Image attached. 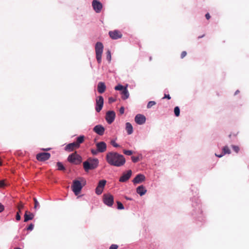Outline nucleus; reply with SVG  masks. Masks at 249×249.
<instances>
[{
  "instance_id": "nucleus-35",
  "label": "nucleus",
  "mask_w": 249,
  "mask_h": 249,
  "mask_svg": "<svg viewBox=\"0 0 249 249\" xmlns=\"http://www.w3.org/2000/svg\"><path fill=\"white\" fill-rule=\"evenodd\" d=\"M131 160L133 162H137L139 160L138 157L132 156L131 157Z\"/></svg>"
},
{
  "instance_id": "nucleus-13",
  "label": "nucleus",
  "mask_w": 249,
  "mask_h": 249,
  "mask_svg": "<svg viewBox=\"0 0 249 249\" xmlns=\"http://www.w3.org/2000/svg\"><path fill=\"white\" fill-rule=\"evenodd\" d=\"M78 146V138H76L75 142L67 144L65 147V150L67 151H72L74 150Z\"/></svg>"
},
{
  "instance_id": "nucleus-40",
  "label": "nucleus",
  "mask_w": 249,
  "mask_h": 249,
  "mask_svg": "<svg viewBox=\"0 0 249 249\" xmlns=\"http://www.w3.org/2000/svg\"><path fill=\"white\" fill-rule=\"evenodd\" d=\"M118 248V246L117 245L115 244H112L111 245V246L109 247V249H117Z\"/></svg>"
},
{
  "instance_id": "nucleus-12",
  "label": "nucleus",
  "mask_w": 249,
  "mask_h": 249,
  "mask_svg": "<svg viewBox=\"0 0 249 249\" xmlns=\"http://www.w3.org/2000/svg\"><path fill=\"white\" fill-rule=\"evenodd\" d=\"M97 151L100 153H103L107 150V144L104 142H98L96 144Z\"/></svg>"
},
{
  "instance_id": "nucleus-53",
  "label": "nucleus",
  "mask_w": 249,
  "mask_h": 249,
  "mask_svg": "<svg viewBox=\"0 0 249 249\" xmlns=\"http://www.w3.org/2000/svg\"><path fill=\"white\" fill-rule=\"evenodd\" d=\"M78 158H79V162H80L82 160V158L81 157L79 156Z\"/></svg>"
},
{
  "instance_id": "nucleus-59",
  "label": "nucleus",
  "mask_w": 249,
  "mask_h": 249,
  "mask_svg": "<svg viewBox=\"0 0 249 249\" xmlns=\"http://www.w3.org/2000/svg\"><path fill=\"white\" fill-rule=\"evenodd\" d=\"M231 137V135H229V137L230 138Z\"/></svg>"
},
{
  "instance_id": "nucleus-28",
  "label": "nucleus",
  "mask_w": 249,
  "mask_h": 249,
  "mask_svg": "<svg viewBox=\"0 0 249 249\" xmlns=\"http://www.w3.org/2000/svg\"><path fill=\"white\" fill-rule=\"evenodd\" d=\"M79 180H80V185L85 186L86 184V180L85 178H79Z\"/></svg>"
},
{
  "instance_id": "nucleus-18",
  "label": "nucleus",
  "mask_w": 249,
  "mask_h": 249,
  "mask_svg": "<svg viewBox=\"0 0 249 249\" xmlns=\"http://www.w3.org/2000/svg\"><path fill=\"white\" fill-rule=\"evenodd\" d=\"M106 89V86L104 82H100L97 85V90L99 93H103Z\"/></svg>"
},
{
  "instance_id": "nucleus-29",
  "label": "nucleus",
  "mask_w": 249,
  "mask_h": 249,
  "mask_svg": "<svg viewBox=\"0 0 249 249\" xmlns=\"http://www.w3.org/2000/svg\"><path fill=\"white\" fill-rule=\"evenodd\" d=\"M125 87L121 85H118L115 87V89L116 90H121L122 91L124 89Z\"/></svg>"
},
{
  "instance_id": "nucleus-58",
  "label": "nucleus",
  "mask_w": 249,
  "mask_h": 249,
  "mask_svg": "<svg viewBox=\"0 0 249 249\" xmlns=\"http://www.w3.org/2000/svg\"><path fill=\"white\" fill-rule=\"evenodd\" d=\"M15 249H21L19 248H15Z\"/></svg>"
},
{
  "instance_id": "nucleus-16",
  "label": "nucleus",
  "mask_w": 249,
  "mask_h": 249,
  "mask_svg": "<svg viewBox=\"0 0 249 249\" xmlns=\"http://www.w3.org/2000/svg\"><path fill=\"white\" fill-rule=\"evenodd\" d=\"M94 132L100 136H102L104 134L105 129L100 124L96 125L93 129Z\"/></svg>"
},
{
  "instance_id": "nucleus-23",
  "label": "nucleus",
  "mask_w": 249,
  "mask_h": 249,
  "mask_svg": "<svg viewBox=\"0 0 249 249\" xmlns=\"http://www.w3.org/2000/svg\"><path fill=\"white\" fill-rule=\"evenodd\" d=\"M125 129L127 134L130 135L133 133V127L130 123H126L125 124Z\"/></svg>"
},
{
  "instance_id": "nucleus-5",
  "label": "nucleus",
  "mask_w": 249,
  "mask_h": 249,
  "mask_svg": "<svg viewBox=\"0 0 249 249\" xmlns=\"http://www.w3.org/2000/svg\"><path fill=\"white\" fill-rule=\"evenodd\" d=\"M106 183L107 181L105 179L100 180L99 181L98 185L95 189V193L97 195H100L102 193Z\"/></svg>"
},
{
  "instance_id": "nucleus-8",
  "label": "nucleus",
  "mask_w": 249,
  "mask_h": 249,
  "mask_svg": "<svg viewBox=\"0 0 249 249\" xmlns=\"http://www.w3.org/2000/svg\"><path fill=\"white\" fill-rule=\"evenodd\" d=\"M115 113L113 111H108L107 112L106 119L108 124H111L114 120L115 118Z\"/></svg>"
},
{
  "instance_id": "nucleus-2",
  "label": "nucleus",
  "mask_w": 249,
  "mask_h": 249,
  "mask_svg": "<svg viewBox=\"0 0 249 249\" xmlns=\"http://www.w3.org/2000/svg\"><path fill=\"white\" fill-rule=\"evenodd\" d=\"M99 161L97 159H89L83 162V168L87 172L89 170L96 168L98 165Z\"/></svg>"
},
{
  "instance_id": "nucleus-14",
  "label": "nucleus",
  "mask_w": 249,
  "mask_h": 249,
  "mask_svg": "<svg viewBox=\"0 0 249 249\" xmlns=\"http://www.w3.org/2000/svg\"><path fill=\"white\" fill-rule=\"evenodd\" d=\"M146 121L145 117L142 114H138L135 117V122L139 124H143Z\"/></svg>"
},
{
  "instance_id": "nucleus-56",
  "label": "nucleus",
  "mask_w": 249,
  "mask_h": 249,
  "mask_svg": "<svg viewBox=\"0 0 249 249\" xmlns=\"http://www.w3.org/2000/svg\"><path fill=\"white\" fill-rule=\"evenodd\" d=\"M125 198L127 200H131V199L129 198V197H125Z\"/></svg>"
},
{
  "instance_id": "nucleus-48",
  "label": "nucleus",
  "mask_w": 249,
  "mask_h": 249,
  "mask_svg": "<svg viewBox=\"0 0 249 249\" xmlns=\"http://www.w3.org/2000/svg\"><path fill=\"white\" fill-rule=\"evenodd\" d=\"M4 210V206L0 203V213Z\"/></svg>"
},
{
  "instance_id": "nucleus-55",
  "label": "nucleus",
  "mask_w": 249,
  "mask_h": 249,
  "mask_svg": "<svg viewBox=\"0 0 249 249\" xmlns=\"http://www.w3.org/2000/svg\"><path fill=\"white\" fill-rule=\"evenodd\" d=\"M21 210H18V211L17 212V213H18L19 214H20V213H21Z\"/></svg>"
},
{
  "instance_id": "nucleus-30",
  "label": "nucleus",
  "mask_w": 249,
  "mask_h": 249,
  "mask_svg": "<svg viewBox=\"0 0 249 249\" xmlns=\"http://www.w3.org/2000/svg\"><path fill=\"white\" fill-rule=\"evenodd\" d=\"M156 104V102L155 101H150L148 103L147 105V107L148 108H151L153 106L155 105Z\"/></svg>"
},
{
  "instance_id": "nucleus-43",
  "label": "nucleus",
  "mask_w": 249,
  "mask_h": 249,
  "mask_svg": "<svg viewBox=\"0 0 249 249\" xmlns=\"http://www.w3.org/2000/svg\"><path fill=\"white\" fill-rule=\"evenodd\" d=\"M91 152L93 155H96L99 152L97 151V149H91Z\"/></svg>"
},
{
  "instance_id": "nucleus-4",
  "label": "nucleus",
  "mask_w": 249,
  "mask_h": 249,
  "mask_svg": "<svg viewBox=\"0 0 249 249\" xmlns=\"http://www.w3.org/2000/svg\"><path fill=\"white\" fill-rule=\"evenodd\" d=\"M103 201L106 205L111 207L113 205L114 203L113 196L110 194H104L103 196Z\"/></svg>"
},
{
  "instance_id": "nucleus-52",
  "label": "nucleus",
  "mask_w": 249,
  "mask_h": 249,
  "mask_svg": "<svg viewBox=\"0 0 249 249\" xmlns=\"http://www.w3.org/2000/svg\"><path fill=\"white\" fill-rule=\"evenodd\" d=\"M205 36V34L202 35V36H198V39H199L200 38H202Z\"/></svg>"
},
{
  "instance_id": "nucleus-7",
  "label": "nucleus",
  "mask_w": 249,
  "mask_h": 249,
  "mask_svg": "<svg viewBox=\"0 0 249 249\" xmlns=\"http://www.w3.org/2000/svg\"><path fill=\"white\" fill-rule=\"evenodd\" d=\"M92 6L97 13H100L103 8L102 4L98 0H93L92 2Z\"/></svg>"
},
{
  "instance_id": "nucleus-21",
  "label": "nucleus",
  "mask_w": 249,
  "mask_h": 249,
  "mask_svg": "<svg viewBox=\"0 0 249 249\" xmlns=\"http://www.w3.org/2000/svg\"><path fill=\"white\" fill-rule=\"evenodd\" d=\"M136 191L138 194L142 196L146 193L147 190L143 185H141L137 188Z\"/></svg>"
},
{
  "instance_id": "nucleus-19",
  "label": "nucleus",
  "mask_w": 249,
  "mask_h": 249,
  "mask_svg": "<svg viewBox=\"0 0 249 249\" xmlns=\"http://www.w3.org/2000/svg\"><path fill=\"white\" fill-rule=\"evenodd\" d=\"M34 215L30 212L26 211L24 214V222H27L29 220H32L34 218Z\"/></svg>"
},
{
  "instance_id": "nucleus-38",
  "label": "nucleus",
  "mask_w": 249,
  "mask_h": 249,
  "mask_svg": "<svg viewBox=\"0 0 249 249\" xmlns=\"http://www.w3.org/2000/svg\"><path fill=\"white\" fill-rule=\"evenodd\" d=\"M107 60L110 61L111 60V53L110 51H108L107 52Z\"/></svg>"
},
{
  "instance_id": "nucleus-42",
  "label": "nucleus",
  "mask_w": 249,
  "mask_h": 249,
  "mask_svg": "<svg viewBox=\"0 0 249 249\" xmlns=\"http://www.w3.org/2000/svg\"><path fill=\"white\" fill-rule=\"evenodd\" d=\"M187 55V52L186 51H183L182 52L180 57L181 58H183L185 56H186Z\"/></svg>"
},
{
  "instance_id": "nucleus-41",
  "label": "nucleus",
  "mask_w": 249,
  "mask_h": 249,
  "mask_svg": "<svg viewBox=\"0 0 249 249\" xmlns=\"http://www.w3.org/2000/svg\"><path fill=\"white\" fill-rule=\"evenodd\" d=\"M115 101H116V100L114 98H113V97H109L108 98V103L109 104H111V103L114 102Z\"/></svg>"
},
{
  "instance_id": "nucleus-47",
  "label": "nucleus",
  "mask_w": 249,
  "mask_h": 249,
  "mask_svg": "<svg viewBox=\"0 0 249 249\" xmlns=\"http://www.w3.org/2000/svg\"><path fill=\"white\" fill-rule=\"evenodd\" d=\"M164 98H167L168 99H171V97H170V96L169 94H164V96L163 97V99H164Z\"/></svg>"
},
{
  "instance_id": "nucleus-45",
  "label": "nucleus",
  "mask_w": 249,
  "mask_h": 249,
  "mask_svg": "<svg viewBox=\"0 0 249 249\" xmlns=\"http://www.w3.org/2000/svg\"><path fill=\"white\" fill-rule=\"evenodd\" d=\"M16 218V220L18 221H19L20 220L21 217H20V214H19L18 213H17Z\"/></svg>"
},
{
  "instance_id": "nucleus-15",
  "label": "nucleus",
  "mask_w": 249,
  "mask_h": 249,
  "mask_svg": "<svg viewBox=\"0 0 249 249\" xmlns=\"http://www.w3.org/2000/svg\"><path fill=\"white\" fill-rule=\"evenodd\" d=\"M132 175V171L131 170L127 171V173H124L120 177L119 181L121 182H124L128 180Z\"/></svg>"
},
{
  "instance_id": "nucleus-20",
  "label": "nucleus",
  "mask_w": 249,
  "mask_h": 249,
  "mask_svg": "<svg viewBox=\"0 0 249 249\" xmlns=\"http://www.w3.org/2000/svg\"><path fill=\"white\" fill-rule=\"evenodd\" d=\"M127 85L126 87H124V89L122 91L121 94H122V98L123 100H126L127 98H128L129 96V92L127 89Z\"/></svg>"
},
{
  "instance_id": "nucleus-26",
  "label": "nucleus",
  "mask_w": 249,
  "mask_h": 249,
  "mask_svg": "<svg viewBox=\"0 0 249 249\" xmlns=\"http://www.w3.org/2000/svg\"><path fill=\"white\" fill-rule=\"evenodd\" d=\"M57 166L58 167V170H65V167L63 166L62 163L60 162H58L57 163Z\"/></svg>"
},
{
  "instance_id": "nucleus-11",
  "label": "nucleus",
  "mask_w": 249,
  "mask_h": 249,
  "mask_svg": "<svg viewBox=\"0 0 249 249\" xmlns=\"http://www.w3.org/2000/svg\"><path fill=\"white\" fill-rule=\"evenodd\" d=\"M51 157L49 153H41L36 155V159L39 161H45L48 160Z\"/></svg>"
},
{
  "instance_id": "nucleus-10",
  "label": "nucleus",
  "mask_w": 249,
  "mask_h": 249,
  "mask_svg": "<svg viewBox=\"0 0 249 249\" xmlns=\"http://www.w3.org/2000/svg\"><path fill=\"white\" fill-rule=\"evenodd\" d=\"M109 35L112 39H117L122 38L123 35L121 32L118 30H114L109 32Z\"/></svg>"
},
{
  "instance_id": "nucleus-6",
  "label": "nucleus",
  "mask_w": 249,
  "mask_h": 249,
  "mask_svg": "<svg viewBox=\"0 0 249 249\" xmlns=\"http://www.w3.org/2000/svg\"><path fill=\"white\" fill-rule=\"evenodd\" d=\"M104 105V98L102 96H98L96 99L95 110L99 112L102 109Z\"/></svg>"
},
{
  "instance_id": "nucleus-3",
  "label": "nucleus",
  "mask_w": 249,
  "mask_h": 249,
  "mask_svg": "<svg viewBox=\"0 0 249 249\" xmlns=\"http://www.w3.org/2000/svg\"><path fill=\"white\" fill-rule=\"evenodd\" d=\"M103 50V45L101 42H98L95 45L96 57L98 63H100L102 59V54Z\"/></svg>"
},
{
  "instance_id": "nucleus-1",
  "label": "nucleus",
  "mask_w": 249,
  "mask_h": 249,
  "mask_svg": "<svg viewBox=\"0 0 249 249\" xmlns=\"http://www.w3.org/2000/svg\"><path fill=\"white\" fill-rule=\"evenodd\" d=\"M106 159L109 164L116 167L122 166L125 162V159L124 156L117 152H110L107 153Z\"/></svg>"
},
{
  "instance_id": "nucleus-57",
  "label": "nucleus",
  "mask_w": 249,
  "mask_h": 249,
  "mask_svg": "<svg viewBox=\"0 0 249 249\" xmlns=\"http://www.w3.org/2000/svg\"><path fill=\"white\" fill-rule=\"evenodd\" d=\"M50 149V148H48V149H45V150L48 151V150H49Z\"/></svg>"
},
{
  "instance_id": "nucleus-54",
  "label": "nucleus",
  "mask_w": 249,
  "mask_h": 249,
  "mask_svg": "<svg viewBox=\"0 0 249 249\" xmlns=\"http://www.w3.org/2000/svg\"><path fill=\"white\" fill-rule=\"evenodd\" d=\"M239 92V91L238 90H236L235 92V95L237 94Z\"/></svg>"
},
{
  "instance_id": "nucleus-44",
  "label": "nucleus",
  "mask_w": 249,
  "mask_h": 249,
  "mask_svg": "<svg viewBox=\"0 0 249 249\" xmlns=\"http://www.w3.org/2000/svg\"><path fill=\"white\" fill-rule=\"evenodd\" d=\"M5 184L4 180H0V187L3 188L5 186Z\"/></svg>"
},
{
  "instance_id": "nucleus-25",
  "label": "nucleus",
  "mask_w": 249,
  "mask_h": 249,
  "mask_svg": "<svg viewBox=\"0 0 249 249\" xmlns=\"http://www.w3.org/2000/svg\"><path fill=\"white\" fill-rule=\"evenodd\" d=\"M34 209L36 210L40 207L39 203L38 202L37 199L35 197L34 198Z\"/></svg>"
},
{
  "instance_id": "nucleus-22",
  "label": "nucleus",
  "mask_w": 249,
  "mask_h": 249,
  "mask_svg": "<svg viewBox=\"0 0 249 249\" xmlns=\"http://www.w3.org/2000/svg\"><path fill=\"white\" fill-rule=\"evenodd\" d=\"M72 190L75 196H78V180L75 179L73 181V185L71 186Z\"/></svg>"
},
{
  "instance_id": "nucleus-37",
  "label": "nucleus",
  "mask_w": 249,
  "mask_h": 249,
  "mask_svg": "<svg viewBox=\"0 0 249 249\" xmlns=\"http://www.w3.org/2000/svg\"><path fill=\"white\" fill-rule=\"evenodd\" d=\"M24 208V205L22 203H20L18 206V210H22Z\"/></svg>"
},
{
  "instance_id": "nucleus-46",
  "label": "nucleus",
  "mask_w": 249,
  "mask_h": 249,
  "mask_svg": "<svg viewBox=\"0 0 249 249\" xmlns=\"http://www.w3.org/2000/svg\"><path fill=\"white\" fill-rule=\"evenodd\" d=\"M124 108L123 107H122L120 108V110H119V112L121 114H124Z\"/></svg>"
},
{
  "instance_id": "nucleus-32",
  "label": "nucleus",
  "mask_w": 249,
  "mask_h": 249,
  "mask_svg": "<svg viewBox=\"0 0 249 249\" xmlns=\"http://www.w3.org/2000/svg\"><path fill=\"white\" fill-rule=\"evenodd\" d=\"M110 143L113 146H114L115 147H120V145L115 142V140H111L110 142Z\"/></svg>"
},
{
  "instance_id": "nucleus-31",
  "label": "nucleus",
  "mask_w": 249,
  "mask_h": 249,
  "mask_svg": "<svg viewBox=\"0 0 249 249\" xmlns=\"http://www.w3.org/2000/svg\"><path fill=\"white\" fill-rule=\"evenodd\" d=\"M117 208L118 209L123 210L124 209V207L123 204L121 202L117 201Z\"/></svg>"
},
{
  "instance_id": "nucleus-49",
  "label": "nucleus",
  "mask_w": 249,
  "mask_h": 249,
  "mask_svg": "<svg viewBox=\"0 0 249 249\" xmlns=\"http://www.w3.org/2000/svg\"><path fill=\"white\" fill-rule=\"evenodd\" d=\"M84 186H83V185H80V180H79V194L80 193V192L81 191V189L83 187H84Z\"/></svg>"
},
{
  "instance_id": "nucleus-50",
  "label": "nucleus",
  "mask_w": 249,
  "mask_h": 249,
  "mask_svg": "<svg viewBox=\"0 0 249 249\" xmlns=\"http://www.w3.org/2000/svg\"><path fill=\"white\" fill-rule=\"evenodd\" d=\"M205 17L207 19H209L211 18V16L209 14V13H207L206 15H205Z\"/></svg>"
},
{
  "instance_id": "nucleus-24",
  "label": "nucleus",
  "mask_w": 249,
  "mask_h": 249,
  "mask_svg": "<svg viewBox=\"0 0 249 249\" xmlns=\"http://www.w3.org/2000/svg\"><path fill=\"white\" fill-rule=\"evenodd\" d=\"M222 153L224 155L231 154V150L228 146H225L222 148Z\"/></svg>"
},
{
  "instance_id": "nucleus-17",
  "label": "nucleus",
  "mask_w": 249,
  "mask_h": 249,
  "mask_svg": "<svg viewBox=\"0 0 249 249\" xmlns=\"http://www.w3.org/2000/svg\"><path fill=\"white\" fill-rule=\"evenodd\" d=\"M145 176L142 174H138L133 179V182L134 184L140 183L145 180Z\"/></svg>"
},
{
  "instance_id": "nucleus-9",
  "label": "nucleus",
  "mask_w": 249,
  "mask_h": 249,
  "mask_svg": "<svg viewBox=\"0 0 249 249\" xmlns=\"http://www.w3.org/2000/svg\"><path fill=\"white\" fill-rule=\"evenodd\" d=\"M68 161L71 164H77L78 163V154L76 151L69 156Z\"/></svg>"
},
{
  "instance_id": "nucleus-51",
  "label": "nucleus",
  "mask_w": 249,
  "mask_h": 249,
  "mask_svg": "<svg viewBox=\"0 0 249 249\" xmlns=\"http://www.w3.org/2000/svg\"><path fill=\"white\" fill-rule=\"evenodd\" d=\"M215 155L216 157H218V158H221V157H223L224 155V154H223V153H222V154H220V155H218V154H215Z\"/></svg>"
},
{
  "instance_id": "nucleus-36",
  "label": "nucleus",
  "mask_w": 249,
  "mask_h": 249,
  "mask_svg": "<svg viewBox=\"0 0 249 249\" xmlns=\"http://www.w3.org/2000/svg\"><path fill=\"white\" fill-rule=\"evenodd\" d=\"M85 137L83 135L79 136V144L82 143L84 141Z\"/></svg>"
},
{
  "instance_id": "nucleus-39",
  "label": "nucleus",
  "mask_w": 249,
  "mask_h": 249,
  "mask_svg": "<svg viewBox=\"0 0 249 249\" xmlns=\"http://www.w3.org/2000/svg\"><path fill=\"white\" fill-rule=\"evenodd\" d=\"M34 225L33 224H30L29 226L27 228V230L28 231H32L34 228Z\"/></svg>"
},
{
  "instance_id": "nucleus-27",
  "label": "nucleus",
  "mask_w": 249,
  "mask_h": 249,
  "mask_svg": "<svg viewBox=\"0 0 249 249\" xmlns=\"http://www.w3.org/2000/svg\"><path fill=\"white\" fill-rule=\"evenodd\" d=\"M174 113H175V115L177 117H178V116H179V114H180V109H179V107H175V108H174Z\"/></svg>"
},
{
  "instance_id": "nucleus-33",
  "label": "nucleus",
  "mask_w": 249,
  "mask_h": 249,
  "mask_svg": "<svg viewBox=\"0 0 249 249\" xmlns=\"http://www.w3.org/2000/svg\"><path fill=\"white\" fill-rule=\"evenodd\" d=\"M233 150L236 153H238L239 150H240V148L238 146H236V145H232L231 146Z\"/></svg>"
},
{
  "instance_id": "nucleus-34",
  "label": "nucleus",
  "mask_w": 249,
  "mask_h": 249,
  "mask_svg": "<svg viewBox=\"0 0 249 249\" xmlns=\"http://www.w3.org/2000/svg\"><path fill=\"white\" fill-rule=\"evenodd\" d=\"M123 153L126 155H131L133 154V152L131 150H124Z\"/></svg>"
}]
</instances>
